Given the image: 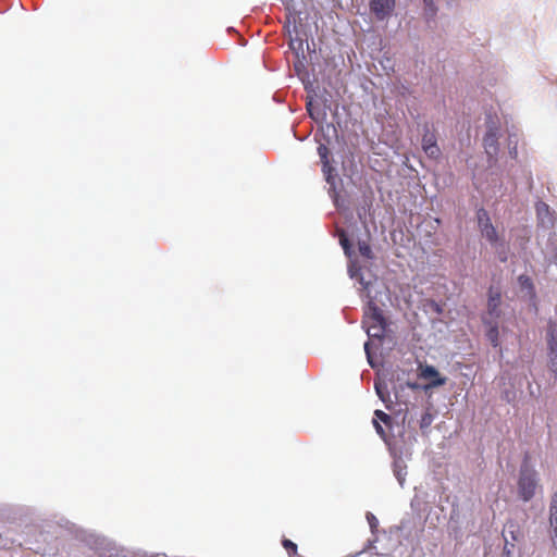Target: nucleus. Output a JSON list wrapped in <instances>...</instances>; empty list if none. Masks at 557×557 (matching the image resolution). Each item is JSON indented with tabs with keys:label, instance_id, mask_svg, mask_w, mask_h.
<instances>
[{
	"label": "nucleus",
	"instance_id": "obj_15",
	"mask_svg": "<svg viewBox=\"0 0 557 557\" xmlns=\"http://www.w3.org/2000/svg\"><path fill=\"white\" fill-rule=\"evenodd\" d=\"M337 233H338L339 244H341L342 248L344 249L345 255L350 256L351 244L346 235V232L344 230H338Z\"/></svg>",
	"mask_w": 557,
	"mask_h": 557
},
{
	"label": "nucleus",
	"instance_id": "obj_17",
	"mask_svg": "<svg viewBox=\"0 0 557 557\" xmlns=\"http://www.w3.org/2000/svg\"><path fill=\"white\" fill-rule=\"evenodd\" d=\"M486 336L494 347L498 346L499 332L496 322L488 329Z\"/></svg>",
	"mask_w": 557,
	"mask_h": 557
},
{
	"label": "nucleus",
	"instance_id": "obj_24",
	"mask_svg": "<svg viewBox=\"0 0 557 557\" xmlns=\"http://www.w3.org/2000/svg\"><path fill=\"white\" fill-rule=\"evenodd\" d=\"M423 2L425 4V9L430 12V15H434L436 13L434 0H423Z\"/></svg>",
	"mask_w": 557,
	"mask_h": 557
},
{
	"label": "nucleus",
	"instance_id": "obj_16",
	"mask_svg": "<svg viewBox=\"0 0 557 557\" xmlns=\"http://www.w3.org/2000/svg\"><path fill=\"white\" fill-rule=\"evenodd\" d=\"M433 414L430 412V411H425L422 416H421V419L419 421V426H420V430L425 433L426 430L430 428V425L432 424L433 422Z\"/></svg>",
	"mask_w": 557,
	"mask_h": 557
},
{
	"label": "nucleus",
	"instance_id": "obj_3",
	"mask_svg": "<svg viewBox=\"0 0 557 557\" xmlns=\"http://www.w3.org/2000/svg\"><path fill=\"white\" fill-rule=\"evenodd\" d=\"M476 218L482 236L486 240H488L493 246L496 247L497 245H499L504 248V243L498 236L496 228L492 224L487 211L483 208L479 209L476 212Z\"/></svg>",
	"mask_w": 557,
	"mask_h": 557
},
{
	"label": "nucleus",
	"instance_id": "obj_2",
	"mask_svg": "<svg viewBox=\"0 0 557 557\" xmlns=\"http://www.w3.org/2000/svg\"><path fill=\"white\" fill-rule=\"evenodd\" d=\"M503 537L505 540L504 555L510 557L516 543L523 540L524 532L518 522L508 520L503 529Z\"/></svg>",
	"mask_w": 557,
	"mask_h": 557
},
{
	"label": "nucleus",
	"instance_id": "obj_22",
	"mask_svg": "<svg viewBox=\"0 0 557 557\" xmlns=\"http://www.w3.org/2000/svg\"><path fill=\"white\" fill-rule=\"evenodd\" d=\"M318 154L320 157L321 162H324L330 160L331 151L326 145L320 144L318 147Z\"/></svg>",
	"mask_w": 557,
	"mask_h": 557
},
{
	"label": "nucleus",
	"instance_id": "obj_13",
	"mask_svg": "<svg viewBox=\"0 0 557 557\" xmlns=\"http://www.w3.org/2000/svg\"><path fill=\"white\" fill-rule=\"evenodd\" d=\"M364 327L367 330V334L370 337L382 339L385 335L387 324H381V325L369 324V326H364Z\"/></svg>",
	"mask_w": 557,
	"mask_h": 557
},
{
	"label": "nucleus",
	"instance_id": "obj_18",
	"mask_svg": "<svg viewBox=\"0 0 557 557\" xmlns=\"http://www.w3.org/2000/svg\"><path fill=\"white\" fill-rule=\"evenodd\" d=\"M358 249H359V252H360V255L362 257H364L367 259H372L373 258L372 249H371L370 245L367 242H359L358 243Z\"/></svg>",
	"mask_w": 557,
	"mask_h": 557
},
{
	"label": "nucleus",
	"instance_id": "obj_30",
	"mask_svg": "<svg viewBox=\"0 0 557 557\" xmlns=\"http://www.w3.org/2000/svg\"><path fill=\"white\" fill-rule=\"evenodd\" d=\"M373 519H375V518H374V516L371 515L370 522H373Z\"/></svg>",
	"mask_w": 557,
	"mask_h": 557
},
{
	"label": "nucleus",
	"instance_id": "obj_10",
	"mask_svg": "<svg viewBox=\"0 0 557 557\" xmlns=\"http://www.w3.org/2000/svg\"><path fill=\"white\" fill-rule=\"evenodd\" d=\"M549 525L550 537L555 548H557V492L552 497L549 506Z\"/></svg>",
	"mask_w": 557,
	"mask_h": 557
},
{
	"label": "nucleus",
	"instance_id": "obj_14",
	"mask_svg": "<svg viewBox=\"0 0 557 557\" xmlns=\"http://www.w3.org/2000/svg\"><path fill=\"white\" fill-rule=\"evenodd\" d=\"M307 111L310 117L315 121L323 120L325 117V113L321 111L319 106H314L312 101L307 102Z\"/></svg>",
	"mask_w": 557,
	"mask_h": 557
},
{
	"label": "nucleus",
	"instance_id": "obj_19",
	"mask_svg": "<svg viewBox=\"0 0 557 557\" xmlns=\"http://www.w3.org/2000/svg\"><path fill=\"white\" fill-rule=\"evenodd\" d=\"M518 282H519V284H520L522 289H527L530 293L533 292L534 285H533L532 280L528 275H520L518 277Z\"/></svg>",
	"mask_w": 557,
	"mask_h": 557
},
{
	"label": "nucleus",
	"instance_id": "obj_1",
	"mask_svg": "<svg viewBox=\"0 0 557 557\" xmlns=\"http://www.w3.org/2000/svg\"><path fill=\"white\" fill-rule=\"evenodd\" d=\"M537 486L536 471L529 466H522L518 480V494L523 502L531 500Z\"/></svg>",
	"mask_w": 557,
	"mask_h": 557
},
{
	"label": "nucleus",
	"instance_id": "obj_23",
	"mask_svg": "<svg viewBox=\"0 0 557 557\" xmlns=\"http://www.w3.org/2000/svg\"><path fill=\"white\" fill-rule=\"evenodd\" d=\"M547 338H552V339L557 338V323L554 321L548 322Z\"/></svg>",
	"mask_w": 557,
	"mask_h": 557
},
{
	"label": "nucleus",
	"instance_id": "obj_20",
	"mask_svg": "<svg viewBox=\"0 0 557 557\" xmlns=\"http://www.w3.org/2000/svg\"><path fill=\"white\" fill-rule=\"evenodd\" d=\"M322 163V172L325 175V180L327 183H332L334 168L331 165L330 160L321 162Z\"/></svg>",
	"mask_w": 557,
	"mask_h": 557
},
{
	"label": "nucleus",
	"instance_id": "obj_9",
	"mask_svg": "<svg viewBox=\"0 0 557 557\" xmlns=\"http://www.w3.org/2000/svg\"><path fill=\"white\" fill-rule=\"evenodd\" d=\"M483 146L485 149V152L490 157H494L498 152V135L497 129L490 128L483 138Z\"/></svg>",
	"mask_w": 557,
	"mask_h": 557
},
{
	"label": "nucleus",
	"instance_id": "obj_5",
	"mask_svg": "<svg viewBox=\"0 0 557 557\" xmlns=\"http://www.w3.org/2000/svg\"><path fill=\"white\" fill-rule=\"evenodd\" d=\"M362 324H363V326H369V324H372V325L387 324V321L384 318L382 310L372 300H370L368 302V305L364 309Z\"/></svg>",
	"mask_w": 557,
	"mask_h": 557
},
{
	"label": "nucleus",
	"instance_id": "obj_31",
	"mask_svg": "<svg viewBox=\"0 0 557 557\" xmlns=\"http://www.w3.org/2000/svg\"><path fill=\"white\" fill-rule=\"evenodd\" d=\"M373 519H375V518H374V516L371 515L370 522H373Z\"/></svg>",
	"mask_w": 557,
	"mask_h": 557
},
{
	"label": "nucleus",
	"instance_id": "obj_21",
	"mask_svg": "<svg viewBox=\"0 0 557 557\" xmlns=\"http://www.w3.org/2000/svg\"><path fill=\"white\" fill-rule=\"evenodd\" d=\"M283 547L287 550L289 557L297 555V545L288 539L282 541Z\"/></svg>",
	"mask_w": 557,
	"mask_h": 557
},
{
	"label": "nucleus",
	"instance_id": "obj_12",
	"mask_svg": "<svg viewBox=\"0 0 557 557\" xmlns=\"http://www.w3.org/2000/svg\"><path fill=\"white\" fill-rule=\"evenodd\" d=\"M374 387L380 399L385 404L386 408L389 409L388 404L392 403V400L386 383L375 382Z\"/></svg>",
	"mask_w": 557,
	"mask_h": 557
},
{
	"label": "nucleus",
	"instance_id": "obj_29",
	"mask_svg": "<svg viewBox=\"0 0 557 557\" xmlns=\"http://www.w3.org/2000/svg\"><path fill=\"white\" fill-rule=\"evenodd\" d=\"M541 207H544V208H546V209H547V205H546V203H543V202H542V203H541Z\"/></svg>",
	"mask_w": 557,
	"mask_h": 557
},
{
	"label": "nucleus",
	"instance_id": "obj_4",
	"mask_svg": "<svg viewBox=\"0 0 557 557\" xmlns=\"http://www.w3.org/2000/svg\"><path fill=\"white\" fill-rule=\"evenodd\" d=\"M419 377L423 380H428L429 382L423 386V389L428 392L429 389L442 386L446 383V377L442 376L438 370L430 364L420 363L418 367Z\"/></svg>",
	"mask_w": 557,
	"mask_h": 557
},
{
	"label": "nucleus",
	"instance_id": "obj_8",
	"mask_svg": "<svg viewBox=\"0 0 557 557\" xmlns=\"http://www.w3.org/2000/svg\"><path fill=\"white\" fill-rule=\"evenodd\" d=\"M422 148L430 158L436 159L441 154V150L436 144V138L433 133L426 132L423 135Z\"/></svg>",
	"mask_w": 557,
	"mask_h": 557
},
{
	"label": "nucleus",
	"instance_id": "obj_7",
	"mask_svg": "<svg viewBox=\"0 0 557 557\" xmlns=\"http://www.w3.org/2000/svg\"><path fill=\"white\" fill-rule=\"evenodd\" d=\"M502 293L498 288L493 286L488 289V299H487V314L497 320L500 317L502 310Z\"/></svg>",
	"mask_w": 557,
	"mask_h": 557
},
{
	"label": "nucleus",
	"instance_id": "obj_6",
	"mask_svg": "<svg viewBox=\"0 0 557 557\" xmlns=\"http://www.w3.org/2000/svg\"><path fill=\"white\" fill-rule=\"evenodd\" d=\"M369 7L376 20L383 21L392 15L395 9V0H370Z\"/></svg>",
	"mask_w": 557,
	"mask_h": 557
},
{
	"label": "nucleus",
	"instance_id": "obj_25",
	"mask_svg": "<svg viewBox=\"0 0 557 557\" xmlns=\"http://www.w3.org/2000/svg\"><path fill=\"white\" fill-rule=\"evenodd\" d=\"M547 342H548V346H549L550 351L552 352H557V338H555V339L547 338Z\"/></svg>",
	"mask_w": 557,
	"mask_h": 557
},
{
	"label": "nucleus",
	"instance_id": "obj_11",
	"mask_svg": "<svg viewBox=\"0 0 557 557\" xmlns=\"http://www.w3.org/2000/svg\"><path fill=\"white\" fill-rule=\"evenodd\" d=\"M374 416L376 418L373 420L374 428H375L376 432L383 437L385 435V432L377 420L382 421L386 425H389L392 422V418H391V416H388L387 413H385L382 410H375Z\"/></svg>",
	"mask_w": 557,
	"mask_h": 557
},
{
	"label": "nucleus",
	"instance_id": "obj_26",
	"mask_svg": "<svg viewBox=\"0 0 557 557\" xmlns=\"http://www.w3.org/2000/svg\"><path fill=\"white\" fill-rule=\"evenodd\" d=\"M499 260L503 262H505L507 260V256H506L505 251L503 253H499Z\"/></svg>",
	"mask_w": 557,
	"mask_h": 557
},
{
	"label": "nucleus",
	"instance_id": "obj_28",
	"mask_svg": "<svg viewBox=\"0 0 557 557\" xmlns=\"http://www.w3.org/2000/svg\"><path fill=\"white\" fill-rule=\"evenodd\" d=\"M369 346H370V345H369V343H366V344H364V350H366V352H367V355H368V358H370Z\"/></svg>",
	"mask_w": 557,
	"mask_h": 557
},
{
	"label": "nucleus",
	"instance_id": "obj_27",
	"mask_svg": "<svg viewBox=\"0 0 557 557\" xmlns=\"http://www.w3.org/2000/svg\"><path fill=\"white\" fill-rule=\"evenodd\" d=\"M408 386L412 389L419 388V385L417 383H408Z\"/></svg>",
	"mask_w": 557,
	"mask_h": 557
}]
</instances>
